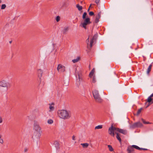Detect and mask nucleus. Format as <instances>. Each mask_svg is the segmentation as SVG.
Returning a JSON list of instances; mask_svg holds the SVG:
<instances>
[{
  "label": "nucleus",
  "instance_id": "f257e3e1",
  "mask_svg": "<svg viewBox=\"0 0 153 153\" xmlns=\"http://www.w3.org/2000/svg\"><path fill=\"white\" fill-rule=\"evenodd\" d=\"M118 132L121 133L123 134H126L127 133L126 130L116 128L111 125L108 129V133L111 136L113 137L114 136V133H117Z\"/></svg>",
  "mask_w": 153,
  "mask_h": 153
},
{
  "label": "nucleus",
  "instance_id": "f03ea898",
  "mask_svg": "<svg viewBox=\"0 0 153 153\" xmlns=\"http://www.w3.org/2000/svg\"><path fill=\"white\" fill-rule=\"evenodd\" d=\"M57 113L59 117L64 120L68 119L70 117L68 112L65 110H59Z\"/></svg>",
  "mask_w": 153,
  "mask_h": 153
},
{
  "label": "nucleus",
  "instance_id": "7ed1b4c3",
  "mask_svg": "<svg viewBox=\"0 0 153 153\" xmlns=\"http://www.w3.org/2000/svg\"><path fill=\"white\" fill-rule=\"evenodd\" d=\"M97 34H95L93 37L92 38L91 40L90 43L89 45V37L86 40V42L87 43V48L89 49H90L92 46V43L94 42V40H95L97 38Z\"/></svg>",
  "mask_w": 153,
  "mask_h": 153
},
{
  "label": "nucleus",
  "instance_id": "20e7f679",
  "mask_svg": "<svg viewBox=\"0 0 153 153\" xmlns=\"http://www.w3.org/2000/svg\"><path fill=\"white\" fill-rule=\"evenodd\" d=\"M91 22L90 21V18H86L84 21V22L82 23V27L84 28L85 29H86V26L87 25L90 24Z\"/></svg>",
  "mask_w": 153,
  "mask_h": 153
},
{
  "label": "nucleus",
  "instance_id": "39448f33",
  "mask_svg": "<svg viewBox=\"0 0 153 153\" xmlns=\"http://www.w3.org/2000/svg\"><path fill=\"white\" fill-rule=\"evenodd\" d=\"M8 85V82L6 80H3L0 81V87L6 88L7 89Z\"/></svg>",
  "mask_w": 153,
  "mask_h": 153
},
{
  "label": "nucleus",
  "instance_id": "423d86ee",
  "mask_svg": "<svg viewBox=\"0 0 153 153\" xmlns=\"http://www.w3.org/2000/svg\"><path fill=\"white\" fill-rule=\"evenodd\" d=\"M33 129L34 131H42L41 127L36 122H34Z\"/></svg>",
  "mask_w": 153,
  "mask_h": 153
},
{
  "label": "nucleus",
  "instance_id": "0eeeda50",
  "mask_svg": "<svg viewBox=\"0 0 153 153\" xmlns=\"http://www.w3.org/2000/svg\"><path fill=\"white\" fill-rule=\"evenodd\" d=\"M42 131H34L33 137L37 140L39 139L41 136Z\"/></svg>",
  "mask_w": 153,
  "mask_h": 153
},
{
  "label": "nucleus",
  "instance_id": "6e6552de",
  "mask_svg": "<svg viewBox=\"0 0 153 153\" xmlns=\"http://www.w3.org/2000/svg\"><path fill=\"white\" fill-rule=\"evenodd\" d=\"M83 77L82 74L81 73H78V79H77V84L80 85L81 83L83 81Z\"/></svg>",
  "mask_w": 153,
  "mask_h": 153
},
{
  "label": "nucleus",
  "instance_id": "1a4fd4ad",
  "mask_svg": "<svg viewBox=\"0 0 153 153\" xmlns=\"http://www.w3.org/2000/svg\"><path fill=\"white\" fill-rule=\"evenodd\" d=\"M57 70L58 72H64L65 71V67L61 64L58 65Z\"/></svg>",
  "mask_w": 153,
  "mask_h": 153
},
{
  "label": "nucleus",
  "instance_id": "9d476101",
  "mask_svg": "<svg viewBox=\"0 0 153 153\" xmlns=\"http://www.w3.org/2000/svg\"><path fill=\"white\" fill-rule=\"evenodd\" d=\"M142 124L140 122H137L133 124L131 126L132 128H134L136 127H140L142 126Z\"/></svg>",
  "mask_w": 153,
  "mask_h": 153
},
{
  "label": "nucleus",
  "instance_id": "9b49d317",
  "mask_svg": "<svg viewBox=\"0 0 153 153\" xmlns=\"http://www.w3.org/2000/svg\"><path fill=\"white\" fill-rule=\"evenodd\" d=\"M37 72L38 74V76L40 80H41L43 73V71L42 69L39 68L37 70Z\"/></svg>",
  "mask_w": 153,
  "mask_h": 153
},
{
  "label": "nucleus",
  "instance_id": "f8f14e48",
  "mask_svg": "<svg viewBox=\"0 0 153 153\" xmlns=\"http://www.w3.org/2000/svg\"><path fill=\"white\" fill-rule=\"evenodd\" d=\"M69 28L68 27L66 26L64 27L62 31V32L63 34H66L69 30Z\"/></svg>",
  "mask_w": 153,
  "mask_h": 153
},
{
  "label": "nucleus",
  "instance_id": "ddd939ff",
  "mask_svg": "<svg viewBox=\"0 0 153 153\" xmlns=\"http://www.w3.org/2000/svg\"><path fill=\"white\" fill-rule=\"evenodd\" d=\"M95 101L99 103H100L102 102L103 100L100 97V96L96 97L94 98Z\"/></svg>",
  "mask_w": 153,
  "mask_h": 153
},
{
  "label": "nucleus",
  "instance_id": "4468645a",
  "mask_svg": "<svg viewBox=\"0 0 153 153\" xmlns=\"http://www.w3.org/2000/svg\"><path fill=\"white\" fill-rule=\"evenodd\" d=\"M94 97L100 96L99 91L96 90L94 89L92 91Z\"/></svg>",
  "mask_w": 153,
  "mask_h": 153
},
{
  "label": "nucleus",
  "instance_id": "2eb2a0df",
  "mask_svg": "<svg viewBox=\"0 0 153 153\" xmlns=\"http://www.w3.org/2000/svg\"><path fill=\"white\" fill-rule=\"evenodd\" d=\"M101 15V12H100L98 13L96 15V19L95 20V22L96 23H98L99 20V19H100Z\"/></svg>",
  "mask_w": 153,
  "mask_h": 153
},
{
  "label": "nucleus",
  "instance_id": "dca6fc26",
  "mask_svg": "<svg viewBox=\"0 0 153 153\" xmlns=\"http://www.w3.org/2000/svg\"><path fill=\"white\" fill-rule=\"evenodd\" d=\"M49 111L50 112H51L53 111H54L55 108L54 107V105L53 103L52 104H49Z\"/></svg>",
  "mask_w": 153,
  "mask_h": 153
},
{
  "label": "nucleus",
  "instance_id": "f3484780",
  "mask_svg": "<svg viewBox=\"0 0 153 153\" xmlns=\"http://www.w3.org/2000/svg\"><path fill=\"white\" fill-rule=\"evenodd\" d=\"M127 150L128 152V153H132V152L134 151V150L133 147L131 146L128 147Z\"/></svg>",
  "mask_w": 153,
  "mask_h": 153
},
{
  "label": "nucleus",
  "instance_id": "a211bd4d",
  "mask_svg": "<svg viewBox=\"0 0 153 153\" xmlns=\"http://www.w3.org/2000/svg\"><path fill=\"white\" fill-rule=\"evenodd\" d=\"M95 72V69L94 68H93L91 70V72H90L89 76L90 77H91L94 75Z\"/></svg>",
  "mask_w": 153,
  "mask_h": 153
},
{
  "label": "nucleus",
  "instance_id": "6ab92c4d",
  "mask_svg": "<svg viewBox=\"0 0 153 153\" xmlns=\"http://www.w3.org/2000/svg\"><path fill=\"white\" fill-rule=\"evenodd\" d=\"M81 145L82 146V147L84 149L87 148L89 146V144L87 143H81Z\"/></svg>",
  "mask_w": 153,
  "mask_h": 153
},
{
  "label": "nucleus",
  "instance_id": "aec40b11",
  "mask_svg": "<svg viewBox=\"0 0 153 153\" xmlns=\"http://www.w3.org/2000/svg\"><path fill=\"white\" fill-rule=\"evenodd\" d=\"M77 9L79 11H81V12H82V10L83 9V7L82 6H80L79 4H77Z\"/></svg>",
  "mask_w": 153,
  "mask_h": 153
},
{
  "label": "nucleus",
  "instance_id": "412c9836",
  "mask_svg": "<svg viewBox=\"0 0 153 153\" xmlns=\"http://www.w3.org/2000/svg\"><path fill=\"white\" fill-rule=\"evenodd\" d=\"M152 67V65H150L147 69V74H149L150 72L151 71Z\"/></svg>",
  "mask_w": 153,
  "mask_h": 153
},
{
  "label": "nucleus",
  "instance_id": "4be33fe9",
  "mask_svg": "<svg viewBox=\"0 0 153 153\" xmlns=\"http://www.w3.org/2000/svg\"><path fill=\"white\" fill-rule=\"evenodd\" d=\"M115 133L117 134V136H116L117 138L119 141L120 142H121V140L120 137V135L119 134L118 132H117V133Z\"/></svg>",
  "mask_w": 153,
  "mask_h": 153
},
{
  "label": "nucleus",
  "instance_id": "5701e85b",
  "mask_svg": "<svg viewBox=\"0 0 153 153\" xmlns=\"http://www.w3.org/2000/svg\"><path fill=\"white\" fill-rule=\"evenodd\" d=\"M132 147H133V148H135L137 149L138 150H141V148H140L138 146L135 145H132Z\"/></svg>",
  "mask_w": 153,
  "mask_h": 153
},
{
  "label": "nucleus",
  "instance_id": "b1692460",
  "mask_svg": "<svg viewBox=\"0 0 153 153\" xmlns=\"http://www.w3.org/2000/svg\"><path fill=\"white\" fill-rule=\"evenodd\" d=\"M53 120L52 119H49L47 121V123L49 124H51L53 123Z\"/></svg>",
  "mask_w": 153,
  "mask_h": 153
},
{
  "label": "nucleus",
  "instance_id": "393cba45",
  "mask_svg": "<svg viewBox=\"0 0 153 153\" xmlns=\"http://www.w3.org/2000/svg\"><path fill=\"white\" fill-rule=\"evenodd\" d=\"M108 149H109V150L111 151V152H112L114 151V149H113V148L112 147V146L110 145H108Z\"/></svg>",
  "mask_w": 153,
  "mask_h": 153
},
{
  "label": "nucleus",
  "instance_id": "a878e982",
  "mask_svg": "<svg viewBox=\"0 0 153 153\" xmlns=\"http://www.w3.org/2000/svg\"><path fill=\"white\" fill-rule=\"evenodd\" d=\"M102 128V125H98L97 126H96L95 128V129H101Z\"/></svg>",
  "mask_w": 153,
  "mask_h": 153
},
{
  "label": "nucleus",
  "instance_id": "bb28decb",
  "mask_svg": "<svg viewBox=\"0 0 153 153\" xmlns=\"http://www.w3.org/2000/svg\"><path fill=\"white\" fill-rule=\"evenodd\" d=\"M142 108H140V109H139L138 110L137 113V115H138L140 114V113L142 111Z\"/></svg>",
  "mask_w": 153,
  "mask_h": 153
},
{
  "label": "nucleus",
  "instance_id": "cd10ccee",
  "mask_svg": "<svg viewBox=\"0 0 153 153\" xmlns=\"http://www.w3.org/2000/svg\"><path fill=\"white\" fill-rule=\"evenodd\" d=\"M152 100V99L151 97H150V96L147 99V102H148L149 103H150L151 101Z\"/></svg>",
  "mask_w": 153,
  "mask_h": 153
},
{
  "label": "nucleus",
  "instance_id": "c85d7f7f",
  "mask_svg": "<svg viewBox=\"0 0 153 153\" xmlns=\"http://www.w3.org/2000/svg\"><path fill=\"white\" fill-rule=\"evenodd\" d=\"M60 19V17L59 16H57L56 17V21L57 22H59Z\"/></svg>",
  "mask_w": 153,
  "mask_h": 153
},
{
  "label": "nucleus",
  "instance_id": "c756f323",
  "mask_svg": "<svg viewBox=\"0 0 153 153\" xmlns=\"http://www.w3.org/2000/svg\"><path fill=\"white\" fill-rule=\"evenodd\" d=\"M87 15V13L86 12H84L82 18L83 19H85V18L86 16Z\"/></svg>",
  "mask_w": 153,
  "mask_h": 153
},
{
  "label": "nucleus",
  "instance_id": "7c9ffc66",
  "mask_svg": "<svg viewBox=\"0 0 153 153\" xmlns=\"http://www.w3.org/2000/svg\"><path fill=\"white\" fill-rule=\"evenodd\" d=\"M6 7V5L5 4H3L1 5V9H4Z\"/></svg>",
  "mask_w": 153,
  "mask_h": 153
},
{
  "label": "nucleus",
  "instance_id": "2f4dec72",
  "mask_svg": "<svg viewBox=\"0 0 153 153\" xmlns=\"http://www.w3.org/2000/svg\"><path fill=\"white\" fill-rule=\"evenodd\" d=\"M95 3L97 4V5H98L99 4V3L100 2V0H96L95 1Z\"/></svg>",
  "mask_w": 153,
  "mask_h": 153
},
{
  "label": "nucleus",
  "instance_id": "473e14b6",
  "mask_svg": "<svg viewBox=\"0 0 153 153\" xmlns=\"http://www.w3.org/2000/svg\"><path fill=\"white\" fill-rule=\"evenodd\" d=\"M96 82V79L95 76H94L93 78L92 82L94 83Z\"/></svg>",
  "mask_w": 153,
  "mask_h": 153
},
{
  "label": "nucleus",
  "instance_id": "72a5a7b5",
  "mask_svg": "<svg viewBox=\"0 0 153 153\" xmlns=\"http://www.w3.org/2000/svg\"><path fill=\"white\" fill-rule=\"evenodd\" d=\"M89 15L91 16H93L94 15V13L92 11L90 12L89 13Z\"/></svg>",
  "mask_w": 153,
  "mask_h": 153
},
{
  "label": "nucleus",
  "instance_id": "f704fd0d",
  "mask_svg": "<svg viewBox=\"0 0 153 153\" xmlns=\"http://www.w3.org/2000/svg\"><path fill=\"white\" fill-rule=\"evenodd\" d=\"M72 139L73 140L75 141L76 140V136L74 135L72 137Z\"/></svg>",
  "mask_w": 153,
  "mask_h": 153
},
{
  "label": "nucleus",
  "instance_id": "c9c22d12",
  "mask_svg": "<svg viewBox=\"0 0 153 153\" xmlns=\"http://www.w3.org/2000/svg\"><path fill=\"white\" fill-rule=\"evenodd\" d=\"M3 122V119L2 117L0 116V124L2 123Z\"/></svg>",
  "mask_w": 153,
  "mask_h": 153
},
{
  "label": "nucleus",
  "instance_id": "e433bc0d",
  "mask_svg": "<svg viewBox=\"0 0 153 153\" xmlns=\"http://www.w3.org/2000/svg\"><path fill=\"white\" fill-rule=\"evenodd\" d=\"M4 143V141L3 139L1 138L0 139V143L2 144Z\"/></svg>",
  "mask_w": 153,
  "mask_h": 153
},
{
  "label": "nucleus",
  "instance_id": "4c0bfd02",
  "mask_svg": "<svg viewBox=\"0 0 153 153\" xmlns=\"http://www.w3.org/2000/svg\"><path fill=\"white\" fill-rule=\"evenodd\" d=\"M143 122L145 124H150V123L149 122H146L143 119H142Z\"/></svg>",
  "mask_w": 153,
  "mask_h": 153
},
{
  "label": "nucleus",
  "instance_id": "58836bf2",
  "mask_svg": "<svg viewBox=\"0 0 153 153\" xmlns=\"http://www.w3.org/2000/svg\"><path fill=\"white\" fill-rule=\"evenodd\" d=\"M81 57L80 56L77 57V62L80 60Z\"/></svg>",
  "mask_w": 153,
  "mask_h": 153
},
{
  "label": "nucleus",
  "instance_id": "ea45409f",
  "mask_svg": "<svg viewBox=\"0 0 153 153\" xmlns=\"http://www.w3.org/2000/svg\"><path fill=\"white\" fill-rule=\"evenodd\" d=\"M72 61L74 63H75L76 62V59H74V60H73Z\"/></svg>",
  "mask_w": 153,
  "mask_h": 153
},
{
  "label": "nucleus",
  "instance_id": "a19ab883",
  "mask_svg": "<svg viewBox=\"0 0 153 153\" xmlns=\"http://www.w3.org/2000/svg\"><path fill=\"white\" fill-rule=\"evenodd\" d=\"M27 150H28V149L27 148H25L24 149V152H27Z\"/></svg>",
  "mask_w": 153,
  "mask_h": 153
},
{
  "label": "nucleus",
  "instance_id": "79ce46f5",
  "mask_svg": "<svg viewBox=\"0 0 153 153\" xmlns=\"http://www.w3.org/2000/svg\"><path fill=\"white\" fill-rule=\"evenodd\" d=\"M141 150H147V149H146L141 148Z\"/></svg>",
  "mask_w": 153,
  "mask_h": 153
},
{
  "label": "nucleus",
  "instance_id": "37998d69",
  "mask_svg": "<svg viewBox=\"0 0 153 153\" xmlns=\"http://www.w3.org/2000/svg\"><path fill=\"white\" fill-rule=\"evenodd\" d=\"M150 97H153V94H151L150 95Z\"/></svg>",
  "mask_w": 153,
  "mask_h": 153
},
{
  "label": "nucleus",
  "instance_id": "c03bdc74",
  "mask_svg": "<svg viewBox=\"0 0 153 153\" xmlns=\"http://www.w3.org/2000/svg\"><path fill=\"white\" fill-rule=\"evenodd\" d=\"M150 105V104H149L146 107V108H147V107H148L149 105Z\"/></svg>",
  "mask_w": 153,
  "mask_h": 153
},
{
  "label": "nucleus",
  "instance_id": "a18cd8bd",
  "mask_svg": "<svg viewBox=\"0 0 153 153\" xmlns=\"http://www.w3.org/2000/svg\"><path fill=\"white\" fill-rule=\"evenodd\" d=\"M1 135H0V139H1Z\"/></svg>",
  "mask_w": 153,
  "mask_h": 153
},
{
  "label": "nucleus",
  "instance_id": "49530a36",
  "mask_svg": "<svg viewBox=\"0 0 153 153\" xmlns=\"http://www.w3.org/2000/svg\"><path fill=\"white\" fill-rule=\"evenodd\" d=\"M90 10V8H89L88 10V11H89Z\"/></svg>",
  "mask_w": 153,
  "mask_h": 153
},
{
  "label": "nucleus",
  "instance_id": "de8ad7c7",
  "mask_svg": "<svg viewBox=\"0 0 153 153\" xmlns=\"http://www.w3.org/2000/svg\"><path fill=\"white\" fill-rule=\"evenodd\" d=\"M91 5H92V4H90V7H89V8H90V7H91Z\"/></svg>",
  "mask_w": 153,
  "mask_h": 153
},
{
  "label": "nucleus",
  "instance_id": "09e8293b",
  "mask_svg": "<svg viewBox=\"0 0 153 153\" xmlns=\"http://www.w3.org/2000/svg\"><path fill=\"white\" fill-rule=\"evenodd\" d=\"M82 1H81V3H82Z\"/></svg>",
  "mask_w": 153,
  "mask_h": 153
},
{
  "label": "nucleus",
  "instance_id": "8fccbe9b",
  "mask_svg": "<svg viewBox=\"0 0 153 153\" xmlns=\"http://www.w3.org/2000/svg\"><path fill=\"white\" fill-rule=\"evenodd\" d=\"M153 103V101L152 102L151 104L152 103Z\"/></svg>",
  "mask_w": 153,
  "mask_h": 153
},
{
  "label": "nucleus",
  "instance_id": "3c124183",
  "mask_svg": "<svg viewBox=\"0 0 153 153\" xmlns=\"http://www.w3.org/2000/svg\"><path fill=\"white\" fill-rule=\"evenodd\" d=\"M56 143H57V144H58V142H56Z\"/></svg>",
  "mask_w": 153,
  "mask_h": 153
},
{
  "label": "nucleus",
  "instance_id": "603ef678",
  "mask_svg": "<svg viewBox=\"0 0 153 153\" xmlns=\"http://www.w3.org/2000/svg\"><path fill=\"white\" fill-rule=\"evenodd\" d=\"M1 2V1H0V2Z\"/></svg>",
  "mask_w": 153,
  "mask_h": 153
},
{
  "label": "nucleus",
  "instance_id": "864d4df0",
  "mask_svg": "<svg viewBox=\"0 0 153 153\" xmlns=\"http://www.w3.org/2000/svg\"><path fill=\"white\" fill-rule=\"evenodd\" d=\"M65 153L63 152V153Z\"/></svg>",
  "mask_w": 153,
  "mask_h": 153
}]
</instances>
